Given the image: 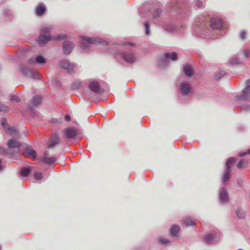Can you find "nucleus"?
Segmentation results:
<instances>
[{"label":"nucleus","instance_id":"obj_37","mask_svg":"<svg viewBox=\"0 0 250 250\" xmlns=\"http://www.w3.org/2000/svg\"><path fill=\"white\" fill-rule=\"evenodd\" d=\"M247 165V162H245L243 159H241L238 164H237V167L239 168H241L244 167Z\"/></svg>","mask_w":250,"mask_h":250},{"label":"nucleus","instance_id":"obj_36","mask_svg":"<svg viewBox=\"0 0 250 250\" xmlns=\"http://www.w3.org/2000/svg\"><path fill=\"white\" fill-rule=\"evenodd\" d=\"M1 125L4 129L7 127V120L5 118H2L0 121Z\"/></svg>","mask_w":250,"mask_h":250},{"label":"nucleus","instance_id":"obj_42","mask_svg":"<svg viewBox=\"0 0 250 250\" xmlns=\"http://www.w3.org/2000/svg\"><path fill=\"white\" fill-rule=\"evenodd\" d=\"M243 52L245 57L248 58L250 56V49L247 51H246L245 49H244Z\"/></svg>","mask_w":250,"mask_h":250},{"label":"nucleus","instance_id":"obj_49","mask_svg":"<svg viewBox=\"0 0 250 250\" xmlns=\"http://www.w3.org/2000/svg\"><path fill=\"white\" fill-rule=\"evenodd\" d=\"M163 62H164L166 63V60H164L163 61H162V62H159V65L160 66H163V64H162V63H163Z\"/></svg>","mask_w":250,"mask_h":250},{"label":"nucleus","instance_id":"obj_22","mask_svg":"<svg viewBox=\"0 0 250 250\" xmlns=\"http://www.w3.org/2000/svg\"><path fill=\"white\" fill-rule=\"evenodd\" d=\"M180 230V227L178 225H173L170 230V234L173 236H177Z\"/></svg>","mask_w":250,"mask_h":250},{"label":"nucleus","instance_id":"obj_5","mask_svg":"<svg viewBox=\"0 0 250 250\" xmlns=\"http://www.w3.org/2000/svg\"><path fill=\"white\" fill-rule=\"evenodd\" d=\"M59 65L61 67L65 69L67 71L70 73H72L74 72V68L75 67V65L70 62L67 60H63L59 62Z\"/></svg>","mask_w":250,"mask_h":250},{"label":"nucleus","instance_id":"obj_13","mask_svg":"<svg viewBox=\"0 0 250 250\" xmlns=\"http://www.w3.org/2000/svg\"><path fill=\"white\" fill-rule=\"evenodd\" d=\"M218 240V238L216 235H214L211 233L207 234L204 237V241L206 244H213Z\"/></svg>","mask_w":250,"mask_h":250},{"label":"nucleus","instance_id":"obj_48","mask_svg":"<svg viewBox=\"0 0 250 250\" xmlns=\"http://www.w3.org/2000/svg\"><path fill=\"white\" fill-rule=\"evenodd\" d=\"M64 119L66 121H69L70 120L71 118L69 115H66L64 117Z\"/></svg>","mask_w":250,"mask_h":250},{"label":"nucleus","instance_id":"obj_23","mask_svg":"<svg viewBox=\"0 0 250 250\" xmlns=\"http://www.w3.org/2000/svg\"><path fill=\"white\" fill-rule=\"evenodd\" d=\"M165 58L166 60L169 59L172 61H176L177 59V56L175 52L166 53L165 54Z\"/></svg>","mask_w":250,"mask_h":250},{"label":"nucleus","instance_id":"obj_21","mask_svg":"<svg viewBox=\"0 0 250 250\" xmlns=\"http://www.w3.org/2000/svg\"><path fill=\"white\" fill-rule=\"evenodd\" d=\"M20 142L18 140H9L7 142V146L10 148L17 147L19 146Z\"/></svg>","mask_w":250,"mask_h":250},{"label":"nucleus","instance_id":"obj_33","mask_svg":"<svg viewBox=\"0 0 250 250\" xmlns=\"http://www.w3.org/2000/svg\"><path fill=\"white\" fill-rule=\"evenodd\" d=\"M226 72L223 70H220L215 74L216 79H220L222 77L225 75Z\"/></svg>","mask_w":250,"mask_h":250},{"label":"nucleus","instance_id":"obj_10","mask_svg":"<svg viewBox=\"0 0 250 250\" xmlns=\"http://www.w3.org/2000/svg\"><path fill=\"white\" fill-rule=\"evenodd\" d=\"M64 133L66 138L71 139L75 137L77 134L76 130L74 128L69 127L64 129Z\"/></svg>","mask_w":250,"mask_h":250},{"label":"nucleus","instance_id":"obj_20","mask_svg":"<svg viewBox=\"0 0 250 250\" xmlns=\"http://www.w3.org/2000/svg\"><path fill=\"white\" fill-rule=\"evenodd\" d=\"M164 29L166 31L172 33L176 30V26L172 23H167L164 25Z\"/></svg>","mask_w":250,"mask_h":250},{"label":"nucleus","instance_id":"obj_38","mask_svg":"<svg viewBox=\"0 0 250 250\" xmlns=\"http://www.w3.org/2000/svg\"><path fill=\"white\" fill-rule=\"evenodd\" d=\"M8 107L0 102V111H6L8 110Z\"/></svg>","mask_w":250,"mask_h":250},{"label":"nucleus","instance_id":"obj_14","mask_svg":"<svg viewBox=\"0 0 250 250\" xmlns=\"http://www.w3.org/2000/svg\"><path fill=\"white\" fill-rule=\"evenodd\" d=\"M88 87L91 91L98 94L100 93V86L98 82L95 81L90 82L88 84Z\"/></svg>","mask_w":250,"mask_h":250},{"label":"nucleus","instance_id":"obj_30","mask_svg":"<svg viewBox=\"0 0 250 250\" xmlns=\"http://www.w3.org/2000/svg\"><path fill=\"white\" fill-rule=\"evenodd\" d=\"M144 27H145V34L146 35H149L150 34V24L147 21L144 22Z\"/></svg>","mask_w":250,"mask_h":250},{"label":"nucleus","instance_id":"obj_11","mask_svg":"<svg viewBox=\"0 0 250 250\" xmlns=\"http://www.w3.org/2000/svg\"><path fill=\"white\" fill-rule=\"evenodd\" d=\"M48 152L46 151L43 154L42 157L41 158L42 162L48 165H52L55 163L56 160V158L55 157H48Z\"/></svg>","mask_w":250,"mask_h":250},{"label":"nucleus","instance_id":"obj_50","mask_svg":"<svg viewBox=\"0 0 250 250\" xmlns=\"http://www.w3.org/2000/svg\"><path fill=\"white\" fill-rule=\"evenodd\" d=\"M1 161H2L1 159H0V171L2 170V167L1 166Z\"/></svg>","mask_w":250,"mask_h":250},{"label":"nucleus","instance_id":"obj_17","mask_svg":"<svg viewBox=\"0 0 250 250\" xmlns=\"http://www.w3.org/2000/svg\"><path fill=\"white\" fill-rule=\"evenodd\" d=\"M41 97L37 95L32 98L31 102L29 105L30 108H33L37 106L41 102Z\"/></svg>","mask_w":250,"mask_h":250},{"label":"nucleus","instance_id":"obj_26","mask_svg":"<svg viewBox=\"0 0 250 250\" xmlns=\"http://www.w3.org/2000/svg\"><path fill=\"white\" fill-rule=\"evenodd\" d=\"M183 223L186 227H189L192 226H194L195 225V223L192 221L190 218L187 217L183 220Z\"/></svg>","mask_w":250,"mask_h":250},{"label":"nucleus","instance_id":"obj_15","mask_svg":"<svg viewBox=\"0 0 250 250\" xmlns=\"http://www.w3.org/2000/svg\"><path fill=\"white\" fill-rule=\"evenodd\" d=\"M60 141L59 136L56 134H53L49 141L48 147L49 148L55 147L60 143Z\"/></svg>","mask_w":250,"mask_h":250},{"label":"nucleus","instance_id":"obj_3","mask_svg":"<svg viewBox=\"0 0 250 250\" xmlns=\"http://www.w3.org/2000/svg\"><path fill=\"white\" fill-rule=\"evenodd\" d=\"M81 43L80 48L83 50L82 51L84 52L89 49L92 44H107V42L103 39L100 38L95 37H88L85 36H82L81 37Z\"/></svg>","mask_w":250,"mask_h":250},{"label":"nucleus","instance_id":"obj_9","mask_svg":"<svg viewBox=\"0 0 250 250\" xmlns=\"http://www.w3.org/2000/svg\"><path fill=\"white\" fill-rule=\"evenodd\" d=\"M21 72L25 76L33 78H36V74L27 66L24 65H21L20 67Z\"/></svg>","mask_w":250,"mask_h":250},{"label":"nucleus","instance_id":"obj_19","mask_svg":"<svg viewBox=\"0 0 250 250\" xmlns=\"http://www.w3.org/2000/svg\"><path fill=\"white\" fill-rule=\"evenodd\" d=\"M6 133L9 134L11 136H17L18 135V131L17 129L13 126H7L5 129Z\"/></svg>","mask_w":250,"mask_h":250},{"label":"nucleus","instance_id":"obj_32","mask_svg":"<svg viewBox=\"0 0 250 250\" xmlns=\"http://www.w3.org/2000/svg\"><path fill=\"white\" fill-rule=\"evenodd\" d=\"M236 214L238 217L240 219L244 218L245 217V212L242 209H238L236 211Z\"/></svg>","mask_w":250,"mask_h":250},{"label":"nucleus","instance_id":"obj_44","mask_svg":"<svg viewBox=\"0 0 250 250\" xmlns=\"http://www.w3.org/2000/svg\"><path fill=\"white\" fill-rule=\"evenodd\" d=\"M36 62L35 58L34 57L31 58L28 60V63L29 64H32Z\"/></svg>","mask_w":250,"mask_h":250},{"label":"nucleus","instance_id":"obj_40","mask_svg":"<svg viewBox=\"0 0 250 250\" xmlns=\"http://www.w3.org/2000/svg\"><path fill=\"white\" fill-rule=\"evenodd\" d=\"M230 62L231 63L234 64L239 63V60L237 58H233L230 59Z\"/></svg>","mask_w":250,"mask_h":250},{"label":"nucleus","instance_id":"obj_39","mask_svg":"<svg viewBox=\"0 0 250 250\" xmlns=\"http://www.w3.org/2000/svg\"><path fill=\"white\" fill-rule=\"evenodd\" d=\"M246 37V32L245 31H242L240 34V38L242 40H245Z\"/></svg>","mask_w":250,"mask_h":250},{"label":"nucleus","instance_id":"obj_45","mask_svg":"<svg viewBox=\"0 0 250 250\" xmlns=\"http://www.w3.org/2000/svg\"><path fill=\"white\" fill-rule=\"evenodd\" d=\"M247 154H250V149L248 150L247 151L239 153V156L242 157V156L245 155Z\"/></svg>","mask_w":250,"mask_h":250},{"label":"nucleus","instance_id":"obj_51","mask_svg":"<svg viewBox=\"0 0 250 250\" xmlns=\"http://www.w3.org/2000/svg\"><path fill=\"white\" fill-rule=\"evenodd\" d=\"M242 250V249H239V250Z\"/></svg>","mask_w":250,"mask_h":250},{"label":"nucleus","instance_id":"obj_12","mask_svg":"<svg viewBox=\"0 0 250 250\" xmlns=\"http://www.w3.org/2000/svg\"><path fill=\"white\" fill-rule=\"evenodd\" d=\"M74 48V44L70 42L65 41L63 44V50L64 53L68 55L70 53Z\"/></svg>","mask_w":250,"mask_h":250},{"label":"nucleus","instance_id":"obj_35","mask_svg":"<svg viewBox=\"0 0 250 250\" xmlns=\"http://www.w3.org/2000/svg\"><path fill=\"white\" fill-rule=\"evenodd\" d=\"M81 86V82L76 81L72 84V88L73 89H78Z\"/></svg>","mask_w":250,"mask_h":250},{"label":"nucleus","instance_id":"obj_27","mask_svg":"<svg viewBox=\"0 0 250 250\" xmlns=\"http://www.w3.org/2000/svg\"><path fill=\"white\" fill-rule=\"evenodd\" d=\"M162 10L161 8H157L152 14V19L153 20L157 19L161 15Z\"/></svg>","mask_w":250,"mask_h":250},{"label":"nucleus","instance_id":"obj_16","mask_svg":"<svg viewBox=\"0 0 250 250\" xmlns=\"http://www.w3.org/2000/svg\"><path fill=\"white\" fill-rule=\"evenodd\" d=\"M24 155L26 156L35 159L36 158V152L35 150L30 146H28L25 150Z\"/></svg>","mask_w":250,"mask_h":250},{"label":"nucleus","instance_id":"obj_25","mask_svg":"<svg viewBox=\"0 0 250 250\" xmlns=\"http://www.w3.org/2000/svg\"><path fill=\"white\" fill-rule=\"evenodd\" d=\"M45 8L42 5H40L36 8V13L38 16L42 15L44 12Z\"/></svg>","mask_w":250,"mask_h":250},{"label":"nucleus","instance_id":"obj_46","mask_svg":"<svg viewBox=\"0 0 250 250\" xmlns=\"http://www.w3.org/2000/svg\"><path fill=\"white\" fill-rule=\"evenodd\" d=\"M123 45H124V46L129 45V46H133L134 45V44L133 43H132V42H126L124 43Z\"/></svg>","mask_w":250,"mask_h":250},{"label":"nucleus","instance_id":"obj_4","mask_svg":"<svg viewBox=\"0 0 250 250\" xmlns=\"http://www.w3.org/2000/svg\"><path fill=\"white\" fill-rule=\"evenodd\" d=\"M250 97V79L246 82V86L241 94L237 96L238 100H247Z\"/></svg>","mask_w":250,"mask_h":250},{"label":"nucleus","instance_id":"obj_31","mask_svg":"<svg viewBox=\"0 0 250 250\" xmlns=\"http://www.w3.org/2000/svg\"><path fill=\"white\" fill-rule=\"evenodd\" d=\"M35 61H36V62L39 63V64H43V63H45L46 62L45 59H44V58H43L42 56H38L35 58Z\"/></svg>","mask_w":250,"mask_h":250},{"label":"nucleus","instance_id":"obj_8","mask_svg":"<svg viewBox=\"0 0 250 250\" xmlns=\"http://www.w3.org/2000/svg\"><path fill=\"white\" fill-rule=\"evenodd\" d=\"M219 200L222 204H225L228 201V192L225 188H222L219 191Z\"/></svg>","mask_w":250,"mask_h":250},{"label":"nucleus","instance_id":"obj_41","mask_svg":"<svg viewBox=\"0 0 250 250\" xmlns=\"http://www.w3.org/2000/svg\"><path fill=\"white\" fill-rule=\"evenodd\" d=\"M159 240L160 243L164 244H167L169 242V240L165 238H160Z\"/></svg>","mask_w":250,"mask_h":250},{"label":"nucleus","instance_id":"obj_7","mask_svg":"<svg viewBox=\"0 0 250 250\" xmlns=\"http://www.w3.org/2000/svg\"><path fill=\"white\" fill-rule=\"evenodd\" d=\"M179 90L182 95H186L190 92L191 87L189 83L184 82L180 84Z\"/></svg>","mask_w":250,"mask_h":250},{"label":"nucleus","instance_id":"obj_2","mask_svg":"<svg viewBox=\"0 0 250 250\" xmlns=\"http://www.w3.org/2000/svg\"><path fill=\"white\" fill-rule=\"evenodd\" d=\"M51 26L43 27L41 29L40 36L38 38L39 44L42 46L50 40H61L65 38L66 36L63 34H60L55 37H51L50 35Z\"/></svg>","mask_w":250,"mask_h":250},{"label":"nucleus","instance_id":"obj_28","mask_svg":"<svg viewBox=\"0 0 250 250\" xmlns=\"http://www.w3.org/2000/svg\"><path fill=\"white\" fill-rule=\"evenodd\" d=\"M230 169L226 168L224 172V176L223 177V181L224 182L227 181L230 177Z\"/></svg>","mask_w":250,"mask_h":250},{"label":"nucleus","instance_id":"obj_6","mask_svg":"<svg viewBox=\"0 0 250 250\" xmlns=\"http://www.w3.org/2000/svg\"><path fill=\"white\" fill-rule=\"evenodd\" d=\"M120 56L127 62L130 63H133L136 60L135 54L130 51H126L121 53Z\"/></svg>","mask_w":250,"mask_h":250},{"label":"nucleus","instance_id":"obj_29","mask_svg":"<svg viewBox=\"0 0 250 250\" xmlns=\"http://www.w3.org/2000/svg\"><path fill=\"white\" fill-rule=\"evenodd\" d=\"M236 161V159L233 157L229 158L226 163V168L230 169L231 166Z\"/></svg>","mask_w":250,"mask_h":250},{"label":"nucleus","instance_id":"obj_34","mask_svg":"<svg viewBox=\"0 0 250 250\" xmlns=\"http://www.w3.org/2000/svg\"><path fill=\"white\" fill-rule=\"evenodd\" d=\"M34 177L35 179L37 180H41L42 178V173L39 172H37L35 173V174L34 175Z\"/></svg>","mask_w":250,"mask_h":250},{"label":"nucleus","instance_id":"obj_43","mask_svg":"<svg viewBox=\"0 0 250 250\" xmlns=\"http://www.w3.org/2000/svg\"><path fill=\"white\" fill-rule=\"evenodd\" d=\"M11 101H12L13 102H19L20 101V98L18 97L15 96V95H13L11 97Z\"/></svg>","mask_w":250,"mask_h":250},{"label":"nucleus","instance_id":"obj_24","mask_svg":"<svg viewBox=\"0 0 250 250\" xmlns=\"http://www.w3.org/2000/svg\"><path fill=\"white\" fill-rule=\"evenodd\" d=\"M31 168L30 167H23L21 168L20 175L22 177H26L31 172Z\"/></svg>","mask_w":250,"mask_h":250},{"label":"nucleus","instance_id":"obj_1","mask_svg":"<svg viewBox=\"0 0 250 250\" xmlns=\"http://www.w3.org/2000/svg\"><path fill=\"white\" fill-rule=\"evenodd\" d=\"M208 17L201 16L196 21L195 29L197 33L203 38L214 39L223 35V21L218 18L210 19L209 24L207 22Z\"/></svg>","mask_w":250,"mask_h":250},{"label":"nucleus","instance_id":"obj_18","mask_svg":"<svg viewBox=\"0 0 250 250\" xmlns=\"http://www.w3.org/2000/svg\"><path fill=\"white\" fill-rule=\"evenodd\" d=\"M184 72L186 75L190 77L192 75L193 70L192 67L189 64H186L184 66Z\"/></svg>","mask_w":250,"mask_h":250},{"label":"nucleus","instance_id":"obj_47","mask_svg":"<svg viewBox=\"0 0 250 250\" xmlns=\"http://www.w3.org/2000/svg\"><path fill=\"white\" fill-rule=\"evenodd\" d=\"M6 150L4 148L0 146V153H5Z\"/></svg>","mask_w":250,"mask_h":250}]
</instances>
